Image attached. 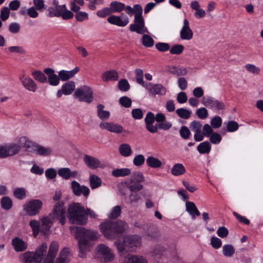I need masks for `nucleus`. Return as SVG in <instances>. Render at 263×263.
I'll return each instance as SVG.
<instances>
[{
	"mask_svg": "<svg viewBox=\"0 0 263 263\" xmlns=\"http://www.w3.org/2000/svg\"><path fill=\"white\" fill-rule=\"evenodd\" d=\"M1 205L3 209L8 210L12 208V201L9 197L4 196L1 199Z\"/></svg>",
	"mask_w": 263,
	"mask_h": 263,
	"instance_id": "49530a36",
	"label": "nucleus"
},
{
	"mask_svg": "<svg viewBox=\"0 0 263 263\" xmlns=\"http://www.w3.org/2000/svg\"><path fill=\"white\" fill-rule=\"evenodd\" d=\"M74 95L81 102L90 103L92 101L93 92L89 86L84 85L77 89Z\"/></svg>",
	"mask_w": 263,
	"mask_h": 263,
	"instance_id": "0eeeda50",
	"label": "nucleus"
},
{
	"mask_svg": "<svg viewBox=\"0 0 263 263\" xmlns=\"http://www.w3.org/2000/svg\"><path fill=\"white\" fill-rule=\"evenodd\" d=\"M145 158L143 155L139 154L136 156L133 159V163L136 166H139L144 164Z\"/></svg>",
	"mask_w": 263,
	"mask_h": 263,
	"instance_id": "774afa93",
	"label": "nucleus"
},
{
	"mask_svg": "<svg viewBox=\"0 0 263 263\" xmlns=\"http://www.w3.org/2000/svg\"><path fill=\"white\" fill-rule=\"evenodd\" d=\"M202 103L205 106L211 108L216 107L218 110L224 109V104L211 97H204L201 100Z\"/></svg>",
	"mask_w": 263,
	"mask_h": 263,
	"instance_id": "ddd939ff",
	"label": "nucleus"
},
{
	"mask_svg": "<svg viewBox=\"0 0 263 263\" xmlns=\"http://www.w3.org/2000/svg\"><path fill=\"white\" fill-rule=\"evenodd\" d=\"M70 230L71 233H74V237L78 239V240L80 239H85V234L86 230L83 227H70Z\"/></svg>",
	"mask_w": 263,
	"mask_h": 263,
	"instance_id": "f704fd0d",
	"label": "nucleus"
},
{
	"mask_svg": "<svg viewBox=\"0 0 263 263\" xmlns=\"http://www.w3.org/2000/svg\"><path fill=\"white\" fill-rule=\"evenodd\" d=\"M32 75L33 78L40 83H44L47 82V78L42 71L37 70L33 72Z\"/></svg>",
	"mask_w": 263,
	"mask_h": 263,
	"instance_id": "09e8293b",
	"label": "nucleus"
},
{
	"mask_svg": "<svg viewBox=\"0 0 263 263\" xmlns=\"http://www.w3.org/2000/svg\"><path fill=\"white\" fill-rule=\"evenodd\" d=\"M121 213V206L119 205H116L111 209L108 217L111 219H116L120 216Z\"/></svg>",
	"mask_w": 263,
	"mask_h": 263,
	"instance_id": "603ef678",
	"label": "nucleus"
},
{
	"mask_svg": "<svg viewBox=\"0 0 263 263\" xmlns=\"http://www.w3.org/2000/svg\"><path fill=\"white\" fill-rule=\"evenodd\" d=\"M119 151L121 155L125 157L130 156L132 154L131 146L127 143L121 144L119 147Z\"/></svg>",
	"mask_w": 263,
	"mask_h": 263,
	"instance_id": "c9c22d12",
	"label": "nucleus"
},
{
	"mask_svg": "<svg viewBox=\"0 0 263 263\" xmlns=\"http://www.w3.org/2000/svg\"><path fill=\"white\" fill-rule=\"evenodd\" d=\"M18 146L20 147H23L26 148V149H28L30 148L32 146H33L34 144L33 143L29 141L28 138L26 137H21L18 142Z\"/></svg>",
	"mask_w": 263,
	"mask_h": 263,
	"instance_id": "de8ad7c7",
	"label": "nucleus"
},
{
	"mask_svg": "<svg viewBox=\"0 0 263 263\" xmlns=\"http://www.w3.org/2000/svg\"><path fill=\"white\" fill-rule=\"evenodd\" d=\"M50 216L44 217L41 220L40 232L44 235L48 234L52 225V221Z\"/></svg>",
	"mask_w": 263,
	"mask_h": 263,
	"instance_id": "412c9836",
	"label": "nucleus"
},
{
	"mask_svg": "<svg viewBox=\"0 0 263 263\" xmlns=\"http://www.w3.org/2000/svg\"><path fill=\"white\" fill-rule=\"evenodd\" d=\"M128 188L129 190L132 192H138L142 190L143 188V185L140 183V182L132 181L130 180Z\"/></svg>",
	"mask_w": 263,
	"mask_h": 263,
	"instance_id": "5fc2aeb1",
	"label": "nucleus"
},
{
	"mask_svg": "<svg viewBox=\"0 0 263 263\" xmlns=\"http://www.w3.org/2000/svg\"><path fill=\"white\" fill-rule=\"evenodd\" d=\"M20 79L24 87L26 89L32 92H35L36 90L37 85L31 78L22 77Z\"/></svg>",
	"mask_w": 263,
	"mask_h": 263,
	"instance_id": "5701e85b",
	"label": "nucleus"
},
{
	"mask_svg": "<svg viewBox=\"0 0 263 263\" xmlns=\"http://www.w3.org/2000/svg\"><path fill=\"white\" fill-rule=\"evenodd\" d=\"M58 174L60 176L62 177L63 179L66 180L69 179L70 169L67 167L61 168L59 170Z\"/></svg>",
	"mask_w": 263,
	"mask_h": 263,
	"instance_id": "e2e57ef3",
	"label": "nucleus"
},
{
	"mask_svg": "<svg viewBox=\"0 0 263 263\" xmlns=\"http://www.w3.org/2000/svg\"><path fill=\"white\" fill-rule=\"evenodd\" d=\"M102 78L105 82L117 81L119 78V76L116 70L107 71L103 73Z\"/></svg>",
	"mask_w": 263,
	"mask_h": 263,
	"instance_id": "2f4dec72",
	"label": "nucleus"
},
{
	"mask_svg": "<svg viewBox=\"0 0 263 263\" xmlns=\"http://www.w3.org/2000/svg\"><path fill=\"white\" fill-rule=\"evenodd\" d=\"M91 246L87 239H80L79 240V256L80 257L84 258L86 256L87 252L90 251Z\"/></svg>",
	"mask_w": 263,
	"mask_h": 263,
	"instance_id": "a211bd4d",
	"label": "nucleus"
},
{
	"mask_svg": "<svg viewBox=\"0 0 263 263\" xmlns=\"http://www.w3.org/2000/svg\"><path fill=\"white\" fill-rule=\"evenodd\" d=\"M44 72L48 75V81L50 85L57 86L60 83V77L54 73V70L50 68H45Z\"/></svg>",
	"mask_w": 263,
	"mask_h": 263,
	"instance_id": "6ab92c4d",
	"label": "nucleus"
},
{
	"mask_svg": "<svg viewBox=\"0 0 263 263\" xmlns=\"http://www.w3.org/2000/svg\"><path fill=\"white\" fill-rule=\"evenodd\" d=\"M185 171V168L182 164L176 163L173 166L171 173L174 176H178L184 174Z\"/></svg>",
	"mask_w": 263,
	"mask_h": 263,
	"instance_id": "72a5a7b5",
	"label": "nucleus"
},
{
	"mask_svg": "<svg viewBox=\"0 0 263 263\" xmlns=\"http://www.w3.org/2000/svg\"><path fill=\"white\" fill-rule=\"evenodd\" d=\"M202 124L200 121L195 120L191 122L190 124L191 130L195 133L194 138L196 141L199 142L202 141Z\"/></svg>",
	"mask_w": 263,
	"mask_h": 263,
	"instance_id": "dca6fc26",
	"label": "nucleus"
},
{
	"mask_svg": "<svg viewBox=\"0 0 263 263\" xmlns=\"http://www.w3.org/2000/svg\"><path fill=\"white\" fill-rule=\"evenodd\" d=\"M110 8L112 13L120 12L125 8V5L124 3L114 1L110 3Z\"/></svg>",
	"mask_w": 263,
	"mask_h": 263,
	"instance_id": "58836bf2",
	"label": "nucleus"
},
{
	"mask_svg": "<svg viewBox=\"0 0 263 263\" xmlns=\"http://www.w3.org/2000/svg\"><path fill=\"white\" fill-rule=\"evenodd\" d=\"M5 146L7 157L18 154L20 151V147L15 143H11Z\"/></svg>",
	"mask_w": 263,
	"mask_h": 263,
	"instance_id": "c85d7f7f",
	"label": "nucleus"
},
{
	"mask_svg": "<svg viewBox=\"0 0 263 263\" xmlns=\"http://www.w3.org/2000/svg\"><path fill=\"white\" fill-rule=\"evenodd\" d=\"M70 251L69 248H64L60 253L55 263H68L70 261Z\"/></svg>",
	"mask_w": 263,
	"mask_h": 263,
	"instance_id": "393cba45",
	"label": "nucleus"
},
{
	"mask_svg": "<svg viewBox=\"0 0 263 263\" xmlns=\"http://www.w3.org/2000/svg\"><path fill=\"white\" fill-rule=\"evenodd\" d=\"M29 225L32 230L34 236L36 237L40 232V223L37 220H32L30 221Z\"/></svg>",
	"mask_w": 263,
	"mask_h": 263,
	"instance_id": "3c124183",
	"label": "nucleus"
},
{
	"mask_svg": "<svg viewBox=\"0 0 263 263\" xmlns=\"http://www.w3.org/2000/svg\"><path fill=\"white\" fill-rule=\"evenodd\" d=\"M129 30L132 32H136L140 34L148 33V30L145 26L143 16H134V22L130 25Z\"/></svg>",
	"mask_w": 263,
	"mask_h": 263,
	"instance_id": "1a4fd4ad",
	"label": "nucleus"
},
{
	"mask_svg": "<svg viewBox=\"0 0 263 263\" xmlns=\"http://www.w3.org/2000/svg\"><path fill=\"white\" fill-rule=\"evenodd\" d=\"M14 196L18 199H23L26 196V190L23 187H17L13 191Z\"/></svg>",
	"mask_w": 263,
	"mask_h": 263,
	"instance_id": "864d4df0",
	"label": "nucleus"
},
{
	"mask_svg": "<svg viewBox=\"0 0 263 263\" xmlns=\"http://www.w3.org/2000/svg\"><path fill=\"white\" fill-rule=\"evenodd\" d=\"M33 147L34 152L41 156H49L52 153V149L49 147H44L39 144L34 145Z\"/></svg>",
	"mask_w": 263,
	"mask_h": 263,
	"instance_id": "cd10ccee",
	"label": "nucleus"
},
{
	"mask_svg": "<svg viewBox=\"0 0 263 263\" xmlns=\"http://www.w3.org/2000/svg\"><path fill=\"white\" fill-rule=\"evenodd\" d=\"M119 103L122 106L129 108L132 105V100L126 96H124L120 98Z\"/></svg>",
	"mask_w": 263,
	"mask_h": 263,
	"instance_id": "680f3d73",
	"label": "nucleus"
},
{
	"mask_svg": "<svg viewBox=\"0 0 263 263\" xmlns=\"http://www.w3.org/2000/svg\"><path fill=\"white\" fill-rule=\"evenodd\" d=\"M80 70L78 67H76L73 69L67 71L64 70H60L59 72V76L60 80L65 81L74 77Z\"/></svg>",
	"mask_w": 263,
	"mask_h": 263,
	"instance_id": "b1692460",
	"label": "nucleus"
},
{
	"mask_svg": "<svg viewBox=\"0 0 263 263\" xmlns=\"http://www.w3.org/2000/svg\"><path fill=\"white\" fill-rule=\"evenodd\" d=\"M42 205L41 201L37 199L32 200L24 205V210L29 216H34L39 213Z\"/></svg>",
	"mask_w": 263,
	"mask_h": 263,
	"instance_id": "9d476101",
	"label": "nucleus"
},
{
	"mask_svg": "<svg viewBox=\"0 0 263 263\" xmlns=\"http://www.w3.org/2000/svg\"><path fill=\"white\" fill-rule=\"evenodd\" d=\"M200 4L197 1H194L191 3V7L196 11L194 13V16L197 18H202L205 15V11L200 8Z\"/></svg>",
	"mask_w": 263,
	"mask_h": 263,
	"instance_id": "bb28decb",
	"label": "nucleus"
},
{
	"mask_svg": "<svg viewBox=\"0 0 263 263\" xmlns=\"http://www.w3.org/2000/svg\"><path fill=\"white\" fill-rule=\"evenodd\" d=\"M112 175L116 177H124L130 174V170L127 168H118L112 171Z\"/></svg>",
	"mask_w": 263,
	"mask_h": 263,
	"instance_id": "c03bdc74",
	"label": "nucleus"
},
{
	"mask_svg": "<svg viewBox=\"0 0 263 263\" xmlns=\"http://www.w3.org/2000/svg\"><path fill=\"white\" fill-rule=\"evenodd\" d=\"M97 254L102 261L108 262L112 261L114 255L111 250L103 244L99 245L97 247Z\"/></svg>",
	"mask_w": 263,
	"mask_h": 263,
	"instance_id": "6e6552de",
	"label": "nucleus"
},
{
	"mask_svg": "<svg viewBox=\"0 0 263 263\" xmlns=\"http://www.w3.org/2000/svg\"><path fill=\"white\" fill-rule=\"evenodd\" d=\"M130 180L138 182H142L144 180V177L140 172H134L130 177Z\"/></svg>",
	"mask_w": 263,
	"mask_h": 263,
	"instance_id": "bf43d9fd",
	"label": "nucleus"
},
{
	"mask_svg": "<svg viewBox=\"0 0 263 263\" xmlns=\"http://www.w3.org/2000/svg\"><path fill=\"white\" fill-rule=\"evenodd\" d=\"M186 210L190 215H192L193 219H195V215L197 216H199L200 215V213L196 206L195 203L191 201L186 202Z\"/></svg>",
	"mask_w": 263,
	"mask_h": 263,
	"instance_id": "7c9ffc66",
	"label": "nucleus"
},
{
	"mask_svg": "<svg viewBox=\"0 0 263 263\" xmlns=\"http://www.w3.org/2000/svg\"><path fill=\"white\" fill-rule=\"evenodd\" d=\"M176 112L180 118L183 119H188L190 118L192 114L191 111L184 108L177 109L176 110Z\"/></svg>",
	"mask_w": 263,
	"mask_h": 263,
	"instance_id": "a18cd8bd",
	"label": "nucleus"
},
{
	"mask_svg": "<svg viewBox=\"0 0 263 263\" xmlns=\"http://www.w3.org/2000/svg\"><path fill=\"white\" fill-rule=\"evenodd\" d=\"M141 244V238L138 235L126 236L123 237V242L119 241L115 242V245L120 254L124 255L127 252H133L140 247Z\"/></svg>",
	"mask_w": 263,
	"mask_h": 263,
	"instance_id": "f03ea898",
	"label": "nucleus"
},
{
	"mask_svg": "<svg viewBox=\"0 0 263 263\" xmlns=\"http://www.w3.org/2000/svg\"><path fill=\"white\" fill-rule=\"evenodd\" d=\"M75 87V84L73 81H68L64 84L62 88L63 94L65 95H70L73 91Z\"/></svg>",
	"mask_w": 263,
	"mask_h": 263,
	"instance_id": "a19ab883",
	"label": "nucleus"
},
{
	"mask_svg": "<svg viewBox=\"0 0 263 263\" xmlns=\"http://www.w3.org/2000/svg\"><path fill=\"white\" fill-rule=\"evenodd\" d=\"M68 212V218L71 223L80 225L86 223L87 218H86L85 209L80 203H71L69 205Z\"/></svg>",
	"mask_w": 263,
	"mask_h": 263,
	"instance_id": "20e7f679",
	"label": "nucleus"
},
{
	"mask_svg": "<svg viewBox=\"0 0 263 263\" xmlns=\"http://www.w3.org/2000/svg\"><path fill=\"white\" fill-rule=\"evenodd\" d=\"M12 245L16 252H23L27 248V243L22 239L15 237L12 239Z\"/></svg>",
	"mask_w": 263,
	"mask_h": 263,
	"instance_id": "aec40b11",
	"label": "nucleus"
},
{
	"mask_svg": "<svg viewBox=\"0 0 263 263\" xmlns=\"http://www.w3.org/2000/svg\"><path fill=\"white\" fill-rule=\"evenodd\" d=\"M99 126L102 129H106L109 132L117 134L121 133L123 129L121 125L110 122H101Z\"/></svg>",
	"mask_w": 263,
	"mask_h": 263,
	"instance_id": "f3484780",
	"label": "nucleus"
},
{
	"mask_svg": "<svg viewBox=\"0 0 263 263\" xmlns=\"http://www.w3.org/2000/svg\"><path fill=\"white\" fill-rule=\"evenodd\" d=\"M104 106L103 104H98L97 106V115L102 120H106L109 118L110 113L108 111L104 110Z\"/></svg>",
	"mask_w": 263,
	"mask_h": 263,
	"instance_id": "ea45409f",
	"label": "nucleus"
},
{
	"mask_svg": "<svg viewBox=\"0 0 263 263\" xmlns=\"http://www.w3.org/2000/svg\"><path fill=\"white\" fill-rule=\"evenodd\" d=\"M125 263H147V261L142 256L132 255L125 259Z\"/></svg>",
	"mask_w": 263,
	"mask_h": 263,
	"instance_id": "79ce46f5",
	"label": "nucleus"
},
{
	"mask_svg": "<svg viewBox=\"0 0 263 263\" xmlns=\"http://www.w3.org/2000/svg\"><path fill=\"white\" fill-rule=\"evenodd\" d=\"M59 245L55 241L51 242L49 247L47 255L43 263H53V260L56 257L59 251Z\"/></svg>",
	"mask_w": 263,
	"mask_h": 263,
	"instance_id": "4468645a",
	"label": "nucleus"
},
{
	"mask_svg": "<svg viewBox=\"0 0 263 263\" xmlns=\"http://www.w3.org/2000/svg\"><path fill=\"white\" fill-rule=\"evenodd\" d=\"M146 162L147 165L152 168H159L162 165V162L159 159L153 156L148 157Z\"/></svg>",
	"mask_w": 263,
	"mask_h": 263,
	"instance_id": "e433bc0d",
	"label": "nucleus"
},
{
	"mask_svg": "<svg viewBox=\"0 0 263 263\" xmlns=\"http://www.w3.org/2000/svg\"><path fill=\"white\" fill-rule=\"evenodd\" d=\"M184 48V46L182 45L177 44L172 47L170 52L171 54H180L182 53Z\"/></svg>",
	"mask_w": 263,
	"mask_h": 263,
	"instance_id": "13d9d810",
	"label": "nucleus"
},
{
	"mask_svg": "<svg viewBox=\"0 0 263 263\" xmlns=\"http://www.w3.org/2000/svg\"><path fill=\"white\" fill-rule=\"evenodd\" d=\"M71 188L74 194L76 196L83 195L84 197H87L89 194V189L85 185H81L76 181H72L71 182Z\"/></svg>",
	"mask_w": 263,
	"mask_h": 263,
	"instance_id": "2eb2a0df",
	"label": "nucleus"
},
{
	"mask_svg": "<svg viewBox=\"0 0 263 263\" xmlns=\"http://www.w3.org/2000/svg\"><path fill=\"white\" fill-rule=\"evenodd\" d=\"M193 32L190 27L189 21L185 18L180 31V37L182 40L190 41L193 37Z\"/></svg>",
	"mask_w": 263,
	"mask_h": 263,
	"instance_id": "f8f14e48",
	"label": "nucleus"
},
{
	"mask_svg": "<svg viewBox=\"0 0 263 263\" xmlns=\"http://www.w3.org/2000/svg\"><path fill=\"white\" fill-rule=\"evenodd\" d=\"M197 149L201 154H209L211 149V145L209 141H204L198 145Z\"/></svg>",
	"mask_w": 263,
	"mask_h": 263,
	"instance_id": "4c0bfd02",
	"label": "nucleus"
},
{
	"mask_svg": "<svg viewBox=\"0 0 263 263\" xmlns=\"http://www.w3.org/2000/svg\"><path fill=\"white\" fill-rule=\"evenodd\" d=\"M142 44L147 47H151L154 44V40L150 36L147 34H144L142 36Z\"/></svg>",
	"mask_w": 263,
	"mask_h": 263,
	"instance_id": "4d7b16f0",
	"label": "nucleus"
},
{
	"mask_svg": "<svg viewBox=\"0 0 263 263\" xmlns=\"http://www.w3.org/2000/svg\"><path fill=\"white\" fill-rule=\"evenodd\" d=\"M48 15L50 17H62L63 20H69L74 16L73 13L67 9L65 5L56 7H50L48 9Z\"/></svg>",
	"mask_w": 263,
	"mask_h": 263,
	"instance_id": "39448f33",
	"label": "nucleus"
},
{
	"mask_svg": "<svg viewBox=\"0 0 263 263\" xmlns=\"http://www.w3.org/2000/svg\"><path fill=\"white\" fill-rule=\"evenodd\" d=\"M107 22L110 24L119 27H125L129 23V18L124 13H121L120 15H111L107 19Z\"/></svg>",
	"mask_w": 263,
	"mask_h": 263,
	"instance_id": "9b49d317",
	"label": "nucleus"
},
{
	"mask_svg": "<svg viewBox=\"0 0 263 263\" xmlns=\"http://www.w3.org/2000/svg\"><path fill=\"white\" fill-rule=\"evenodd\" d=\"M118 87L120 90L126 91L129 89L130 85L126 80L121 79L118 83Z\"/></svg>",
	"mask_w": 263,
	"mask_h": 263,
	"instance_id": "0e129e2a",
	"label": "nucleus"
},
{
	"mask_svg": "<svg viewBox=\"0 0 263 263\" xmlns=\"http://www.w3.org/2000/svg\"><path fill=\"white\" fill-rule=\"evenodd\" d=\"M64 205L63 202H57L54 205L52 212L49 214L53 220H59L62 225L65 223L66 220V210Z\"/></svg>",
	"mask_w": 263,
	"mask_h": 263,
	"instance_id": "423d86ee",
	"label": "nucleus"
},
{
	"mask_svg": "<svg viewBox=\"0 0 263 263\" xmlns=\"http://www.w3.org/2000/svg\"><path fill=\"white\" fill-rule=\"evenodd\" d=\"M111 13L112 12L110 8L105 7L103 8L100 10L98 11L97 12V15L100 17L104 18Z\"/></svg>",
	"mask_w": 263,
	"mask_h": 263,
	"instance_id": "69168bd1",
	"label": "nucleus"
},
{
	"mask_svg": "<svg viewBox=\"0 0 263 263\" xmlns=\"http://www.w3.org/2000/svg\"><path fill=\"white\" fill-rule=\"evenodd\" d=\"M47 244L46 243H43L36 249V251L34 252V254L36 257V259H37L40 262L42 261L45 256L47 255Z\"/></svg>",
	"mask_w": 263,
	"mask_h": 263,
	"instance_id": "a878e982",
	"label": "nucleus"
},
{
	"mask_svg": "<svg viewBox=\"0 0 263 263\" xmlns=\"http://www.w3.org/2000/svg\"><path fill=\"white\" fill-rule=\"evenodd\" d=\"M22 259L24 263H40L36 259L34 252H27L22 256Z\"/></svg>",
	"mask_w": 263,
	"mask_h": 263,
	"instance_id": "c756f323",
	"label": "nucleus"
},
{
	"mask_svg": "<svg viewBox=\"0 0 263 263\" xmlns=\"http://www.w3.org/2000/svg\"><path fill=\"white\" fill-rule=\"evenodd\" d=\"M101 232L108 239H115L118 234H122L128 229V224L124 221L119 220L116 222L108 220L100 225Z\"/></svg>",
	"mask_w": 263,
	"mask_h": 263,
	"instance_id": "f257e3e1",
	"label": "nucleus"
},
{
	"mask_svg": "<svg viewBox=\"0 0 263 263\" xmlns=\"http://www.w3.org/2000/svg\"><path fill=\"white\" fill-rule=\"evenodd\" d=\"M222 252L224 256L231 257L235 253V249L231 245H225L222 247Z\"/></svg>",
	"mask_w": 263,
	"mask_h": 263,
	"instance_id": "8fccbe9b",
	"label": "nucleus"
},
{
	"mask_svg": "<svg viewBox=\"0 0 263 263\" xmlns=\"http://www.w3.org/2000/svg\"><path fill=\"white\" fill-rule=\"evenodd\" d=\"M151 253L155 259H160L162 261L175 260L178 257L174 245L167 247L158 245L153 249Z\"/></svg>",
	"mask_w": 263,
	"mask_h": 263,
	"instance_id": "7ed1b4c3",
	"label": "nucleus"
},
{
	"mask_svg": "<svg viewBox=\"0 0 263 263\" xmlns=\"http://www.w3.org/2000/svg\"><path fill=\"white\" fill-rule=\"evenodd\" d=\"M89 182L91 188L95 189L101 186L102 180L98 176L92 175L89 177Z\"/></svg>",
	"mask_w": 263,
	"mask_h": 263,
	"instance_id": "37998d69",
	"label": "nucleus"
},
{
	"mask_svg": "<svg viewBox=\"0 0 263 263\" xmlns=\"http://www.w3.org/2000/svg\"><path fill=\"white\" fill-rule=\"evenodd\" d=\"M202 131L201 132V134H202V140L203 139L204 137H209L210 135L213 133V129L212 127L209 125L208 124H205L204 125L203 127H202Z\"/></svg>",
	"mask_w": 263,
	"mask_h": 263,
	"instance_id": "6e6d98bb",
	"label": "nucleus"
},
{
	"mask_svg": "<svg viewBox=\"0 0 263 263\" xmlns=\"http://www.w3.org/2000/svg\"><path fill=\"white\" fill-rule=\"evenodd\" d=\"M83 160L86 165L91 169L98 168L101 165L99 159L88 155H84Z\"/></svg>",
	"mask_w": 263,
	"mask_h": 263,
	"instance_id": "4be33fe9",
	"label": "nucleus"
},
{
	"mask_svg": "<svg viewBox=\"0 0 263 263\" xmlns=\"http://www.w3.org/2000/svg\"><path fill=\"white\" fill-rule=\"evenodd\" d=\"M179 134L183 139L186 140L190 138L191 132L186 126H182L179 130Z\"/></svg>",
	"mask_w": 263,
	"mask_h": 263,
	"instance_id": "052dcab7",
	"label": "nucleus"
},
{
	"mask_svg": "<svg viewBox=\"0 0 263 263\" xmlns=\"http://www.w3.org/2000/svg\"><path fill=\"white\" fill-rule=\"evenodd\" d=\"M149 92L153 95H164L166 93V88L160 84H157L153 85L149 89Z\"/></svg>",
	"mask_w": 263,
	"mask_h": 263,
	"instance_id": "473e14b6",
	"label": "nucleus"
},
{
	"mask_svg": "<svg viewBox=\"0 0 263 263\" xmlns=\"http://www.w3.org/2000/svg\"><path fill=\"white\" fill-rule=\"evenodd\" d=\"M245 68L248 71L254 74H258L260 72V68L253 64H248L245 65Z\"/></svg>",
	"mask_w": 263,
	"mask_h": 263,
	"instance_id": "338daca9",
	"label": "nucleus"
}]
</instances>
